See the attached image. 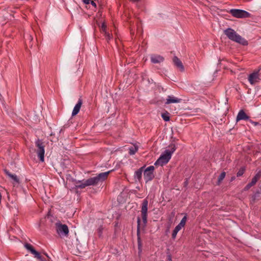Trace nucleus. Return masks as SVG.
Returning <instances> with one entry per match:
<instances>
[{
	"label": "nucleus",
	"mask_w": 261,
	"mask_h": 261,
	"mask_svg": "<svg viewBox=\"0 0 261 261\" xmlns=\"http://www.w3.org/2000/svg\"><path fill=\"white\" fill-rule=\"evenodd\" d=\"M110 171L98 174L96 176L90 178L87 180H79L76 182L77 188L83 189L87 186H95L103 181L108 177Z\"/></svg>",
	"instance_id": "nucleus-1"
},
{
	"label": "nucleus",
	"mask_w": 261,
	"mask_h": 261,
	"mask_svg": "<svg viewBox=\"0 0 261 261\" xmlns=\"http://www.w3.org/2000/svg\"><path fill=\"white\" fill-rule=\"evenodd\" d=\"M169 149H166L164 152L160 155L159 158L154 163V165L163 166L167 164L170 160L172 153L175 151L176 147L174 144H171Z\"/></svg>",
	"instance_id": "nucleus-2"
},
{
	"label": "nucleus",
	"mask_w": 261,
	"mask_h": 261,
	"mask_svg": "<svg viewBox=\"0 0 261 261\" xmlns=\"http://www.w3.org/2000/svg\"><path fill=\"white\" fill-rule=\"evenodd\" d=\"M224 34L231 40L239 43L242 45L247 44V41L238 34L234 30L228 28L224 31Z\"/></svg>",
	"instance_id": "nucleus-3"
},
{
	"label": "nucleus",
	"mask_w": 261,
	"mask_h": 261,
	"mask_svg": "<svg viewBox=\"0 0 261 261\" xmlns=\"http://www.w3.org/2000/svg\"><path fill=\"white\" fill-rule=\"evenodd\" d=\"M35 145L37 147V154L39 158L40 161L41 162H43L44 161V153H45V149L44 145L43 144V142L40 140L37 139L35 141Z\"/></svg>",
	"instance_id": "nucleus-4"
},
{
	"label": "nucleus",
	"mask_w": 261,
	"mask_h": 261,
	"mask_svg": "<svg viewBox=\"0 0 261 261\" xmlns=\"http://www.w3.org/2000/svg\"><path fill=\"white\" fill-rule=\"evenodd\" d=\"M229 13L234 17L239 18L249 17L250 14L243 10L232 9L230 10Z\"/></svg>",
	"instance_id": "nucleus-5"
},
{
	"label": "nucleus",
	"mask_w": 261,
	"mask_h": 261,
	"mask_svg": "<svg viewBox=\"0 0 261 261\" xmlns=\"http://www.w3.org/2000/svg\"><path fill=\"white\" fill-rule=\"evenodd\" d=\"M154 167L153 166H150L144 169V178L146 182L151 181L154 177Z\"/></svg>",
	"instance_id": "nucleus-6"
},
{
	"label": "nucleus",
	"mask_w": 261,
	"mask_h": 261,
	"mask_svg": "<svg viewBox=\"0 0 261 261\" xmlns=\"http://www.w3.org/2000/svg\"><path fill=\"white\" fill-rule=\"evenodd\" d=\"M148 204V202L147 199H144L142 203L141 212L143 222L144 225H146L147 223Z\"/></svg>",
	"instance_id": "nucleus-7"
},
{
	"label": "nucleus",
	"mask_w": 261,
	"mask_h": 261,
	"mask_svg": "<svg viewBox=\"0 0 261 261\" xmlns=\"http://www.w3.org/2000/svg\"><path fill=\"white\" fill-rule=\"evenodd\" d=\"M259 70L254 71L248 75V80L251 85H255L259 82L260 77L259 75Z\"/></svg>",
	"instance_id": "nucleus-8"
},
{
	"label": "nucleus",
	"mask_w": 261,
	"mask_h": 261,
	"mask_svg": "<svg viewBox=\"0 0 261 261\" xmlns=\"http://www.w3.org/2000/svg\"><path fill=\"white\" fill-rule=\"evenodd\" d=\"M24 247L28 251H30L32 254L34 255V257L37 258L40 261H45L42 258L40 254L38 252L36 251L31 244L28 243H25L24 244Z\"/></svg>",
	"instance_id": "nucleus-9"
},
{
	"label": "nucleus",
	"mask_w": 261,
	"mask_h": 261,
	"mask_svg": "<svg viewBox=\"0 0 261 261\" xmlns=\"http://www.w3.org/2000/svg\"><path fill=\"white\" fill-rule=\"evenodd\" d=\"M57 231L60 236H67L69 233V229L65 224H57Z\"/></svg>",
	"instance_id": "nucleus-10"
},
{
	"label": "nucleus",
	"mask_w": 261,
	"mask_h": 261,
	"mask_svg": "<svg viewBox=\"0 0 261 261\" xmlns=\"http://www.w3.org/2000/svg\"><path fill=\"white\" fill-rule=\"evenodd\" d=\"M249 120V117L247 115V114L245 113L244 110H241L239 111L237 118H236V121L238 122L240 120Z\"/></svg>",
	"instance_id": "nucleus-11"
},
{
	"label": "nucleus",
	"mask_w": 261,
	"mask_h": 261,
	"mask_svg": "<svg viewBox=\"0 0 261 261\" xmlns=\"http://www.w3.org/2000/svg\"><path fill=\"white\" fill-rule=\"evenodd\" d=\"M181 100V99L178 98L173 95H169L166 99L165 103L168 105L172 103H179Z\"/></svg>",
	"instance_id": "nucleus-12"
},
{
	"label": "nucleus",
	"mask_w": 261,
	"mask_h": 261,
	"mask_svg": "<svg viewBox=\"0 0 261 261\" xmlns=\"http://www.w3.org/2000/svg\"><path fill=\"white\" fill-rule=\"evenodd\" d=\"M145 168V166L141 167L136 171H135L134 174V178L136 180L140 181L142 178V172L144 171V169Z\"/></svg>",
	"instance_id": "nucleus-13"
},
{
	"label": "nucleus",
	"mask_w": 261,
	"mask_h": 261,
	"mask_svg": "<svg viewBox=\"0 0 261 261\" xmlns=\"http://www.w3.org/2000/svg\"><path fill=\"white\" fill-rule=\"evenodd\" d=\"M150 60L152 63L156 64L162 62L164 61V58L160 55H153L151 56Z\"/></svg>",
	"instance_id": "nucleus-14"
},
{
	"label": "nucleus",
	"mask_w": 261,
	"mask_h": 261,
	"mask_svg": "<svg viewBox=\"0 0 261 261\" xmlns=\"http://www.w3.org/2000/svg\"><path fill=\"white\" fill-rule=\"evenodd\" d=\"M82 104V100L81 99H79L77 103L74 106L73 110L72 112V115L75 116L77 114L80 110L81 106Z\"/></svg>",
	"instance_id": "nucleus-15"
},
{
	"label": "nucleus",
	"mask_w": 261,
	"mask_h": 261,
	"mask_svg": "<svg viewBox=\"0 0 261 261\" xmlns=\"http://www.w3.org/2000/svg\"><path fill=\"white\" fill-rule=\"evenodd\" d=\"M5 172L6 174L12 179L14 185L18 184L19 183V179L16 175L11 174L8 171H5Z\"/></svg>",
	"instance_id": "nucleus-16"
},
{
	"label": "nucleus",
	"mask_w": 261,
	"mask_h": 261,
	"mask_svg": "<svg viewBox=\"0 0 261 261\" xmlns=\"http://www.w3.org/2000/svg\"><path fill=\"white\" fill-rule=\"evenodd\" d=\"M173 62L176 67L180 69V71H183L184 70V67L182 62L177 57H174Z\"/></svg>",
	"instance_id": "nucleus-17"
},
{
	"label": "nucleus",
	"mask_w": 261,
	"mask_h": 261,
	"mask_svg": "<svg viewBox=\"0 0 261 261\" xmlns=\"http://www.w3.org/2000/svg\"><path fill=\"white\" fill-rule=\"evenodd\" d=\"M137 237H138V249L141 251V239L139 235V227L140 225V219L139 218H137Z\"/></svg>",
	"instance_id": "nucleus-18"
},
{
	"label": "nucleus",
	"mask_w": 261,
	"mask_h": 261,
	"mask_svg": "<svg viewBox=\"0 0 261 261\" xmlns=\"http://www.w3.org/2000/svg\"><path fill=\"white\" fill-rule=\"evenodd\" d=\"M187 216H185L180 221V223L175 227V229L179 231L186 224L187 221Z\"/></svg>",
	"instance_id": "nucleus-19"
},
{
	"label": "nucleus",
	"mask_w": 261,
	"mask_h": 261,
	"mask_svg": "<svg viewBox=\"0 0 261 261\" xmlns=\"http://www.w3.org/2000/svg\"><path fill=\"white\" fill-rule=\"evenodd\" d=\"M138 150V146L136 145H134V146L129 148V153L130 155H133L135 154V153Z\"/></svg>",
	"instance_id": "nucleus-20"
},
{
	"label": "nucleus",
	"mask_w": 261,
	"mask_h": 261,
	"mask_svg": "<svg viewBox=\"0 0 261 261\" xmlns=\"http://www.w3.org/2000/svg\"><path fill=\"white\" fill-rule=\"evenodd\" d=\"M258 177L257 175H256L252 179V180L247 185V188L248 189V188H250L251 187H252V186H253L254 185H255L256 184V182H257V180H258Z\"/></svg>",
	"instance_id": "nucleus-21"
},
{
	"label": "nucleus",
	"mask_w": 261,
	"mask_h": 261,
	"mask_svg": "<svg viewBox=\"0 0 261 261\" xmlns=\"http://www.w3.org/2000/svg\"><path fill=\"white\" fill-rule=\"evenodd\" d=\"M225 175H226V173L225 172H222L220 174V175L218 177V182L220 183L223 180V179L225 178Z\"/></svg>",
	"instance_id": "nucleus-22"
},
{
	"label": "nucleus",
	"mask_w": 261,
	"mask_h": 261,
	"mask_svg": "<svg viewBox=\"0 0 261 261\" xmlns=\"http://www.w3.org/2000/svg\"><path fill=\"white\" fill-rule=\"evenodd\" d=\"M162 117L165 121H168L170 120V117L168 114H162Z\"/></svg>",
	"instance_id": "nucleus-23"
},
{
	"label": "nucleus",
	"mask_w": 261,
	"mask_h": 261,
	"mask_svg": "<svg viewBox=\"0 0 261 261\" xmlns=\"http://www.w3.org/2000/svg\"><path fill=\"white\" fill-rule=\"evenodd\" d=\"M105 35L108 40H110L112 37V35L107 32L105 33Z\"/></svg>",
	"instance_id": "nucleus-24"
},
{
	"label": "nucleus",
	"mask_w": 261,
	"mask_h": 261,
	"mask_svg": "<svg viewBox=\"0 0 261 261\" xmlns=\"http://www.w3.org/2000/svg\"><path fill=\"white\" fill-rule=\"evenodd\" d=\"M178 232V231H177L176 230L174 229V230H173V232H172V237L173 239H175L176 238Z\"/></svg>",
	"instance_id": "nucleus-25"
},
{
	"label": "nucleus",
	"mask_w": 261,
	"mask_h": 261,
	"mask_svg": "<svg viewBox=\"0 0 261 261\" xmlns=\"http://www.w3.org/2000/svg\"><path fill=\"white\" fill-rule=\"evenodd\" d=\"M244 173V169H240L237 173V176L238 177H239V176H242Z\"/></svg>",
	"instance_id": "nucleus-26"
},
{
	"label": "nucleus",
	"mask_w": 261,
	"mask_h": 261,
	"mask_svg": "<svg viewBox=\"0 0 261 261\" xmlns=\"http://www.w3.org/2000/svg\"><path fill=\"white\" fill-rule=\"evenodd\" d=\"M101 31L105 33L106 31V25L105 23H102L101 27Z\"/></svg>",
	"instance_id": "nucleus-27"
},
{
	"label": "nucleus",
	"mask_w": 261,
	"mask_h": 261,
	"mask_svg": "<svg viewBox=\"0 0 261 261\" xmlns=\"http://www.w3.org/2000/svg\"><path fill=\"white\" fill-rule=\"evenodd\" d=\"M102 230V228L101 227H100L99 228H98V233H99V236L101 235Z\"/></svg>",
	"instance_id": "nucleus-28"
},
{
	"label": "nucleus",
	"mask_w": 261,
	"mask_h": 261,
	"mask_svg": "<svg viewBox=\"0 0 261 261\" xmlns=\"http://www.w3.org/2000/svg\"><path fill=\"white\" fill-rule=\"evenodd\" d=\"M91 2V0H83V2L85 4H89Z\"/></svg>",
	"instance_id": "nucleus-29"
},
{
	"label": "nucleus",
	"mask_w": 261,
	"mask_h": 261,
	"mask_svg": "<svg viewBox=\"0 0 261 261\" xmlns=\"http://www.w3.org/2000/svg\"><path fill=\"white\" fill-rule=\"evenodd\" d=\"M90 3L94 7H96V4L92 1H91Z\"/></svg>",
	"instance_id": "nucleus-30"
},
{
	"label": "nucleus",
	"mask_w": 261,
	"mask_h": 261,
	"mask_svg": "<svg viewBox=\"0 0 261 261\" xmlns=\"http://www.w3.org/2000/svg\"><path fill=\"white\" fill-rule=\"evenodd\" d=\"M252 123H253L254 124V125H257L258 123L257 122H253L251 120H250Z\"/></svg>",
	"instance_id": "nucleus-31"
},
{
	"label": "nucleus",
	"mask_w": 261,
	"mask_h": 261,
	"mask_svg": "<svg viewBox=\"0 0 261 261\" xmlns=\"http://www.w3.org/2000/svg\"><path fill=\"white\" fill-rule=\"evenodd\" d=\"M31 38V39L32 40L33 39V38L32 37H30Z\"/></svg>",
	"instance_id": "nucleus-32"
}]
</instances>
